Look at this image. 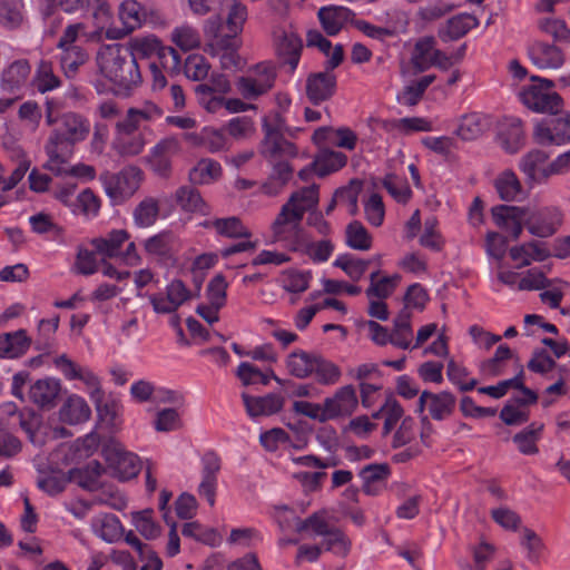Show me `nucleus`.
Masks as SVG:
<instances>
[{
	"instance_id": "a878e982",
	"label": "nucleus",
	"mask_w": 570,
	"mask_h": 570,
	"mask_svg": "<svg viewBox=\"0 0 570 570\" xmlns=\"http://www.w3.org/2000/svg\"><path fill=\"white\" fill-rule=\"evenodd\" d=\"M417 433L419 429L415 420L412 419L411 416L404 417L393 436L392 445L393 448L409 445V448L404 452H401L395 455V459L397 461H405L417 454Z\"/></svg>"
},
{
	"instance_id": "052dcab7",
	"label": "nucleus",
	"mask_w": 570,
	"mask_h": 570,
	"mask_svg": "<svg viewBox=\"0 0 570 570\" xmlns=\"http://www.w3.org/2000/svg\"><path fill=\"white\" fill-rule=\"evenodd\" d=\"M562 134H558L554 118L539 121L533 129L534 140L542 146H561Z\"/></svg>"
},
{
	"instance_id": "cd10ccee",
	"label": "nucleus",
	"mask_w": 570,
	"mask_h": 570,
	"mask_svg": "<svg viewBox=\"0 0 570 570\" xmlns=\"http://www.w3.org/2000/svg\"><path fill=\"white\" fill-rule=\"evenodd\" d=\"M129 238L130 235L126 229H112L105 236L90 239V245L98 255L105 258H118Z\"/></svg>"
},
{
	"instance_id": "7ed1b4c3",
	"label": "nucleus",
	"mask_w": 570,
	"mask_h": 570,
	"mask_svg": "<svg viewBox=\"0 0 570 570\" xmlns=\"http://www.w3.org/2000/svg\"><path fill=\"white\" fill-rule=\"evenodd\" d=\"M317 204L318 187L315 185L294 193L272 223L273 242L281 243L287 250L294 252L306 234L301 227L303 216Z\"/></svg>"
},
{
	"instance_id": "4468645a",
	"label": "nucleus",
	"mask_w": 570,
	"mask_h": 570,
	"mask_svg": "<svg viewBox=\"0 0 570 570\" xmlns=\"http://www.w3.org/2000/svg\"><path fill=\"white\" fill-rule=\"evenodd\" d=\"M193 297L191 291L178 278L165 286L164 293L150 294L149 303L156 314H171Z\"/></svg>"
},
{
	"instance_id": "13d9d810",
	"label": "nucleus",
	"mask_w": 570,
	"mask_h": 570,
	"mask_svg": "<svg viewBox=\"0 0 570 570\" xmlns=\"http://www.w3.org/2000/svg\"><path fill=\"white\" fill-rule=\"evenodd\" d=\"M390 333L392 336L393 346L402 350L412 348L413 331L409 314L403 313L396 317L394 321L393 331Z\"/></svg>"
},
{
	"instance_id": "f8f14e48",
	"label": "nucleus",
	"mask_w": 570,
	"mask_h": 570,
	"mask_svg": "<svg viewBox=\"0 0 570 570\" xmlns=\"http://www.w3.org/2000/svg\"><path fill=\"white\" fill-rule=\"evenodd\" d=\"M276 71L272 63L261 62L236 81L237 91L247 100L257 99L272 89Z\"/></svg>"
},
{
	"instance_id": "2eb2a0df",
	"label": "nucleus",
	"mask_w": 570,
	"mask_h": 570,
	"mask_svg": "<svg viewBox=\"0 0 570 570\" xmlns=\"http://www.w3.org/2000/svg\"><path fill=\"white\" fill-rule=\"evenodd\" d=\"M358 399L353 385L337 389L323 401L326 421L351 416L357 409Z\"/></svg>"
},
{
	"instance_id": "5701e85b",
	"label": "nucleus",
	"mask_w": 570,
	"mask_h": 570,
	"mask_svg": "<svg viewBox=\"0 0 570 570\" xmlns=\"http://www.w3.org/2000/svg\"><path fill=\"white\" fill-rule=\"evenodd\" d=\"M509 256L517 268L530 266L532 263H541L551 256L548 246L538 240H529L514 245L509 249Z\"/></svg>"
},
{
	"instance_id": "a19ab883",
	"label": "nucleus",
	"mask_w": 570,
	"mask_h": 570,
	"mask_svg": "<svg viewBox=\"0 0 570 570\" xmlns=\"http://www.w3.org/2000/svg\"><path fill=\"white\" fill-rule=\"evenodd\" d=\"M402 281V276L397 273L392 275H380V272H374L370 276V286L366 289L368 298L385 299L393 294L395 288Z\"/></svg>"
},
{
	"instance_id": "4be33fe9",
	"label": "nucleus",
	"mask_w": 570,
	"mask_h": 570,
	"mask_svg": "<svg viewBox=\"0 0 570 570\" xmlns=\"http://www.w3.org/2000/svg\"><path fill=\"white\" fill-rule=\"evenodd\" d=\"M528 55L531 62L539 69H560L564 65V53L556 45L534 41L529 46Z\"/></svg>"
},
{
	"instance_id": "0e129e2a",
	"label": "nucleus",
	"mask_w": 570,
	"mask_h": 570,
	"mask_svg": "<svg viewBox=\"0 0 570 570\" xmlns=\"http://www.w3.org/2000/svg\"><path fill=\"white\" fill-rule=\"evenodd\" d=\"M23 0H0V24L13 29L23 19Z\"/></svg>"
},
{
	"instance_id": "473e14b6",
	"label": "nucleus",
	"mask_w": 570,
	"mask_h": 570,
	"mask_svg": "<svg viewBox=\"0 0 570 570\" xmlns=\"http://www.w3.org/2000/svg\"><path fill=\"white\" fill-rule=\"evenodd\" d=\"M31 345V338L24 330H18L0 335V357L18 358L27 353Z\"/></svg>"
},
{
	"instance_id": "aec40b11",
	"label": "nucleus",
	"mask_w": 570,
	"mask_h": 570,
	"mask_svg": "<svg viewBox=\"0 0 570 570\" xmlns=\"http://www.w3.org/2000/svg\"><path fill=\"white\" fill-rule=\"evenodd\" d=\"M455 407V397L450 392L432 393L424 391L417 401V413L428 410L433 420L442 421L449 417Z\"/></svg>"
},
{
	"instance_id": "7c9ffc66",
	"label": "nucleus",
	"mask_w": 570,
	"mask_h": 570,
	"mask_svg": "<svg viewBox=\"0 0 570 570\" xmlns=\"http://www.w3.org/2000/svg\"><path fill=\"white\" fill-rule=\"evenodd\" d=\"M318 354L296 348L284 360L287 373L296 379L313 376V368Z\"/></svg>"
},
{
	"instance_id": "a211bd4d",
	"label": "nucleus",
	"mask_w": 570,
	"mask_h": 570,
	"mask_svg": "<svg viewBox=\"0 0 570 570\" xmlns=\"http://www.w3.org/2000/svg\"><path fill=\"white\" fill-rule=\"evenodd\" d=\"M118 18L122 27L108 28L106 30V38L112 40L120 39L140 28L145 20L142 6L137 0H124L118 8Z\"/></svg>"
},
{
	"instance_id": "bf43d9fd",
	"label": "nucleus",
	"mask_w": 570,
	"mask_h": 570,
	"mask_svg": "<svg viewBox=\"0 0 570 570\" xmlns=\"http://www.w3.org/2000/svg\"><path fill=\"white\" fill-rule=\"evenodd\" d=\"M85 7L91 12L97 35L110 28L114 16L108 0H85Z\"/></svg>"
},
{
	"instance_id": "774afa93",
	"label": "nucleus",
	"mask_w": 570,
	"mask_h": 570,
	"mask_svg": "<svg viewBox=\"0 0 570 570\" xmlns=\"http://www.w3.org/2000/svg\"><path fill=\"white\" fill-rule=\"evenodd\" d=\"M18 118L21 121L24 131L35 134L42 119L41 108L35 101H26L19 107Z\"/></svg>"
},
{
	"instance_id": "c85d7f7f",
	"label": "nucleus",
	"mask_w": 570,
	"mask_h": 570,
	"mask_svg": "<svg viewBox=\"0 0 570 570\" xmlns=\"http://www.w3.org/2000/svg\"><path fill=\"white\" fill-rule=\"evenodd\" d=\"M336 87V78L332 72H317L306 80V95L313 104H320L332 97Z\"/></svg>"
},
{
	"instance_id": "20e7f679",
	"label": "nucleus",
	"mask_w": 570,
	"mask_h": 570,
	"mask_svg": "<svg viewBox=\"0 0 570 570\" xmlns=\"http://www.w3.org/2000/svg\"><path fill=\"white\" fill-rule=\"evenodd\" d=\"M47 125H56L45 146L48 160L47 169H57L55 164L61 161L65 156L72 155V146L83 141L90 131L88 119L76 112H66L58 120L53 118L52 107L47 102Z\"/></svg>"
},
{
	"instance_id": "49530a36",
	"label": "nucleus",
	"mask_w": 570,
	"mask_h": 570,
	"mask_svg": "<svg viewBox=\"0 0 570 570\" xmlns=\"http://www.w3.org/2000/svg\"><path fill=\"white\" fill-rule=\"evenodd\" d=\"M495 190L500 198L514 202L522 196V186L517 175L511 170L502 171L494 180Z\"/></svg>"
},
{
	"instance_id": "f704fd0d",
	"label": "nucleus",
	"mask_w": 570,
	"mask_h": 570,
	"mask_svg": "<svg viewBox=\"0 0 570 570\" xmlns=\"http://www.w3.org/2000/svg\"><path fill=\"white\" fill-rule=\"evenodd\" d=\"M333 252L334 245L330 239L312 240L305 234L293 253L306 256L314 264H322L328 261Z\"/></svg>"
},
{
	"instance_id": "6ab92c4d",
	"label": "nucleus",
	"mask_w": 570,
	"mask_h": 570,
	"mask_svg": "<svg viewBox=\"0 0 570 570\" xmlns=\"http://www.w3.org/2000/svg\"><path fill=\"white\" fill-rule=\"evenodd\" d=\"M494 224L504 233L518 239L525 227L527 207L500 205L492 208Z\"/></svg>"
},
{
	"instance_id": "37998d69",
	"label": "nucleus",
	"mask_w": 570,
	"mask_h": 570,
	"mask_svg": "<svg viewBox=\"0 0 570 570\" xmlns=\"http://www.w3.org/2000/svg\"><path fill=\"white\" fill-rule=\"evenodd\" d=\"M223 168L212 158L200 159L189 171V179L194 185H209L218 180Z\"/></svg>"
},
{
	"instance_id": "6e6552de",
	"label": "nucleus",
	"mask_w": 570,
	"mask_h": 570,
	"mask_svg": "<svg viewBox=\"0 0 570 570\" xmlns=\"http://www.w3.org/2000/svg\"><path fill=\"white\" fill-rule=\"evenodd\" d=\"M102 456L109 473L119 481L136 478L142 468L139 456L115 440L104 445Z\"/></svg>"
},
{
	"instance_id": "c9c22d12",
	"label": "nucleus",
	"mask_w": 570,
	"mask_h": 570,
	"mask_svg": "<svg viewBox=\"0 0 570 570\" xmlns=\"http://www.w3.org/2000/svg\"><path fill=\"white\" fill-rule=\"evenodd\" d=\"M102 471V465L98 461L94 460L82 468L71 469L68 472V480L85 490L95 491L100 484Z\"/></svg>"
},
{
	"instance_id": "864d4df0",
	"label": "nucleus",
	"mask_w": 570,
	"mask_h": 570,
	"mask_svg": "<svg viewBox=\"0 0 570 570\" xmlns=\"http://www.w3.org/2000/svg\"><path fill=\"white\" fill-rule=\"evenodd\" d=\"M71 156H65L60 163L55 164L57 169H49L56 176H71L79 179L82 183L91 181L96 178V169L91 165L78 163L71 166H67V163Z\"/></svg>"
},
{
	"instance_id": "8fccbe9b",
	"label": "nucleus",
	"mask_w": 570,
	"mask_h": 570,
	"mask_svg": "<svg viewBox=\"0 0 570 570\" xmlns=\"http://www.w3.org/2000/svg\"><path fill=\"white\" fill-rule=\"evenodd\" d=\"M488 127L484 116L473 112L463 116L456 128V135L463 140H473L480 137Z\"/></svg>"
},
{
	"instance_id": "412c9836",
	"label": "nucleus",
	"mask_w": 570,
	"mask_h": 570,
	"mask_svg": "<svg viewBox=\"0 0 570 570\" xmlns=\"http://www.w3.org/2000/svg\"><path fill=\"white\" fill-rule=\"evenodd\" d=\"M274 41L278 55L283 58L284 62L289 66L291 71H294L298 66L303 48L301 37L292 27L282 28L275 30Z\"/></svg>"
},
{
	"instance_id": "9d476101",
	"label": "nucleus",
	"mask_w": 570,
	"mask_h": 570,
	"mask_svg": "<svg viewBox=\"0 0 570 570\" xmlns=\"http://www.w3.org/2000/svg\"><path fill=\"white\" fill-rule=\"evenodd\" d=\"M151 135L150 127H139L124 118L117 122L112 148L121 156H137L144 150Z\"/></svg>"
},
{
	"instance_id": "4c0bfd02",
	"label": "nucleus",
	"mask_w": 570,
	"mask_h": 570,
	"mask_svg": "<svg viewBox=\"0 0 570 570\" xmlns=\"http://www.w3.org/2000/svg\"><path fill=\"white\" fill-rule=\"evenodd\" d=\"M61 383L55 377H45L36 381L29 389L30 400L39 405L47 406L53 404L59 395Z\"/></svg>"
},
{
	"instance_id": "338daca9",
	"label": "nucleus",
	"mask_w": 570,
	"mask_h": 570,
	"mask_svg": "<svg viewBox=\"0 0 570 570\" xmlns=\"http://www.w3.org/2000/svg\"><path fill=\"white\" fill-rule=\"evenodd\" d=\"M159 207L155 198L148 197L141 200L134 210V222L138 227L153 226L158 217Z\"/></svg>"
},
{
	"instance_id": "f03ea898",
	"label": "nucleus",
	"mask_w": 570,
	"mask_h": 570,
	"mask_svg": "<svg viewBox=\"0 0 570 570\" xmlns=\"http://www.w3.org/2000/svg\"><path fill=\"white\" fill-rule=\"evenodd\" d=\"M96 62L99 73L110 83L111 91L117 96H129L142 81L138 63L120 43L101 46Z\"/></svg>"
},
{
	"instance_id": "9b49d317",
	"label": "nucleus",
	"mask_w": 570,
	"mask_h": 570,
	"mask_svg": "<svg viewBox=\"0 0 570 570\" xmlns=\"http://www.w3.org/2000/svg\"><path fill=\"white\" fill-rule=\"evenodd\" d=\"M53 364L67 381H78L89 399L99 402L104 391L101 379L90 367L73 362L66 354L57 356Z\"/></svg>"
},
{
	"instance_id": "de8ad7c7",
	"label": "nucleus",
	"mask_w": 570,
	"mask_h": 570,
	"mask_svg": "<svg viewBox=\"0 0 570 570\" xmlns=\"http://www.w3.org/2000/svg\"><path fill=\"white\" fill-rule=\"evenodd\" d=\"M543 424L533 422L513 436L518 450L525 455L538 453L537 442L540 440Z\"/></svg>"
},
{
	"instance_id": "c756f323",
	"label": "nucleus",
	"mask_w": 570,
	"mask_h": 570,
	"mask_svg": "<svg viewBox=\"0 0 570 570\" xmlns=\"http://www.w3.org/2000/svg\"><path fill=\"white\" fill-rule=\"evenodd\" d=\"M318 19L328 36L337 35L352 20L354 13L343 6H326L318 10Z\"/></svg>"
},
{
	"instance_id": "dca6fc26",
	"label": "nucleus",
	"mask_w": 570,
	"mask_h": 570,
	"mask_svg": "<svg viewBox=\"0 0 570 570\" xmlns=\"http://www.w3.org/2000/svg\"><path fill=\"white\" fill-rule=\"evenodd\" d=\"M180 151V142L168 137L157 142L146 157L149 168L159 177L167 178L171 174V160Z\"/></svg>"
},
{
	"instance_id": "423d86ee",
	"label": "nucleus",
	"mask_w": 570,
	"mask_h": 570,
	"mask_svg": "<svg viewBox=\"0 0 570 570\" xmlns=\"http://www.w3.org/2000/svg\"><path fill=\"white\" fill-rule=\"evenodd\" d=\"M126 49L129 51L130 58H134L136 62L137 59H148L156 56L165 71L174 75L180 70V55L173 47L163 45L155 35L134 37L128 42Z\"/></svg>"
},
{
	"instance_id": "79ce46f5",
	"label": "nucleus",
	"mask_w": 570,
	"mask_h": 570,
	"mask_svg": "<svg viewBox=\"0 0 570 570\" xmlns=\"http://www.w3.org/2000/svg\"><path fill=\"white\" fill-rule=\"evenodd\" d=\"M205 228H214L218 235L228 238H249L250 232L237 217L207 219L202 223Z\"/></svg>"
},
{
	"instance_id": "39448f33",
	"label": "nucleus",
	"mask_w": 570,
	"mask_h": 570,
	"mask_svg": "<svg viewBox=\"0 0 570 570\" xmlns=\"http://www.w3.org/2000/svg\"><path fill=\"white\" fill-rule=\"evenodd\" d=\"M298 531H306L312 537H321L323 551L337 558L344 559L351 552V539L341 528L330 523L327 513L324 511L315 512L306 518L298 527Z\"/></svg>"
},
{
	"instance_id": "2f4dec72",
	"label": "nucleus",
	"mask_w": 570,
	"mask_h": 570,
	"mask_svg": "<svg viewBox=\"0 0 570 570\" xmlns=\"http://www.w3.org/2000/svg\"><path fill=\"white\" fill-rule=\"evenodd\" d=\"M90 416V406L87 401L78 394L69 395L59 410L60 420L70 425L87 422Z\"/></svg>"
},
{
	"instance_id": "e2e57ef3",
	"label": "nucleus",
	"mask_w": 570,
	"mask_h": 570,
	"mask_svg": "<svg viewBox=\"0 0 570 570\" xmlns=\"http://www.w3.org/2000/svg\"><path fill=\"white\" fill-rule=\"evenodd\" d=\"M41 94L51 91L60 86L59 78L53 73L52 65L49 61H41L37 68L36 75L31 80Z\"/></svg>"
},
{
	"instance_id": "f3484780",
	"label": "nucleus",
	"mask_w": 570,
	"mask_h": 570,
	"mask_svg": "<svg viewBox=\"0 0 570 570\" xmlns=\"http://www.w3.org/2000/svg\"><path fill=\"white\" fill-rule=\"evenodd\" d=\"M31 86V67L27 60H17L1 73V90L20 98Z\"/></svg>"
},
{
	"instance_id": "ddd939ff",
	"label": "nucleus",
	"mask_w": 570,
	"mask_h": 570,
	"mask_svg": "<svg viewBox=\"0 0 570 570\" xmlns=\"http://www.w3.org/2000/svg\"><path fill=\"white\" fill-rule=\"evenodd\" d=\"M563 223V213L557 206L538 209L527 207L525 228L534 237L548 238L553 236Z\"/></svg>"
},
{
	"instance_id": "393cba45",
	"label": "nucleus",
	"mask_w": 570,
	"mask_h": 570,
	"mask_svg": "<svg viewBox=\"0 0 570 570\" xmlns=\"http://www.w3.org/2000/svg\"><path fill=\"white\" fill-rule=\"evenodd\" d=\"M347 161L346 156L341 151H334L330 148H322L315 156L312 164L313 170L321 177L331 173L337 171L345 166ZM312 173V168H304L299 170V178L307 180Z\"/></svg>"
},
{
	"instance_id": "69168bd1",
	"label": "nucleus",
	"mask_w": 570,
	"mask_h": 570,
	"mask_svg": "<svg viewBox=\"0 0 570 570\" xmlns=\"http://www.w3.org/2000/svg\"><path fill=\"white\" fill-rule=\"evenodd\" d=\"M313 375L320 384L334 385L340 381L342 373L336 364L321 355H317L313 368Z\"/></svg>"
},
{
	"instance_id": "bb28decb",
	"label": "nucleus",
	"mask_w": 570,
	"mask_h": 570,
	"mask_svg": "<svg viewBox=\"0 0 570 570\" xmlns=\"http://www.w3.org/2000/svg\"><path fill=\"white\" fill-rule=\"evenodd\" d=\"M92 533L107 543H115L124 537V527L116 514L100 512L90 521Z\"/></svg>"
},
{
	"instance_id": "09e8293b",
	"label": "nucleus",
	"mask_w": 570,
	"mask_h": 570,
	"mask_svg": "<svg viewBox=\"0 0 570 570\" xmlns=\"http://www.w3.org/2000/svg\"><path fill=\"white\" fill-rule=\"evenodd\" d=\"M170 40L183 51L197 49L202 43L199 31L188 23L175 27L171 31Z\"/></svg>"
},
{
	"instance_id": "680f3d73",
	"label": "nucleus",
	"mask_w": 570,
	"mask_h": 570,
	"mask_svg": "<svg viewBox=\"0 0 570 570\" xmlns=\"http://www.w3.org/2000/svg\"><path fill=\"white\" fill-rule=\"evenodd\" d=\"M263 154L266 157L276 159V157L294 158L297 156L296 146L285 139L274 135H268L263 147Z\"/></svg>"
},
{
	"instance_id": "b1692460",
	"label": "nucleus",
	"mask_w": 570,
	"mask_h": 570,
	"mask_svg": "<svg viewBox=\"0 0 570 570\" xmlns=\"http://www.w3.org/2000/svg\"><path fill=\"white\" fill-rule=\"evenodd\" d=\"M498 141L507 153H518L525 141L521 119L517 117H505L499 125Z\"/></svg>"
},
{
	"instance_id": "e433bc0d",
	"label": "nucleus",
	"mask_w": 570,
	"mask_h": 570,
	"mask_svg": "<svg viewBox=\"0 0 570 570\" xmlns=\"http://www.w3.org/2000/svg\"><path fill=\"white\" fill-rule=\"evenodd\" d=\"M547 159V153L533 149L520 159L519 167L529 180L540 183L549 178V176H546Z\"/></svg>"
},
{
	"instance_id": "603ef678",
	"label": "nucleus",
	"mask_w": 570,
	"mask_h": 570,
	"mask_svg": "<svg viewBox=\"0 0 570 570\" xmlns=\"http://www.w3.org/2000/svg\"><path fill=\"white\" fill-rule=\"evenodd\" d=\"M153 426L157 432H174L183 426V415L178 407H163L155 413Z\"/></svg>"
},
{
	"instance_id": "3c124183",
	"label": "nucleus",
	"mask_w": 570,
	"mask_h": 570,
	"mask_svg": "<svg viewBox=\"0 0 570 570\" xmlns=\"http://www.w3.org/2000/svg\"><path fill=\"white\" fill-rule=\"evenodd\" d=\"M513 356L507 344H500L494 355L480 364V371L484 376L493 377L504 373L505 364Z\"/></svg>"
},
{
	"instance_id": "f257e3e1",
	"label": "nucleus",
	"mask_w": 570,
	"mask_h": 570,
	"mask_svg": "<svg viewBox=\"0 0 570 570\" xmlns=\"http://www.w3.org/2000/svg\"><path fill=\"white\" fill-rule=\"evenodd\" d=\"M247 18V7L238 0H234L226 17L228 35H220L222 18L219 16L209 18L204 24V32L209 38L206 51L213 57H219L222 66L226 69L240 66V58L237 53L240 47L238 36L242 33Z\"/></svg>"
},
{
	"instance_id": "a18cd8bd",
	"label": "nucleus",
	"mask_w": 570,
	"mask_h": 570,
	"mask_svg": "<svg viewBox=\"0 0 570 570\" xmlns=\"http://www.w3.org/2000/svg\"><path fill=\"white\" fill-rule=\"evenodd\" d=\"M311 281V271H299L294 268L284 271L278 277L281 287L292 294H301L305 292L309 287Z\"/></svg>"
},
{
	"instance_id": "1a4fd4ad",
	"label": "nucleus",
	"mask_w": 570,
	"mask_h": 570,
	"mask_svg": "<svg viewBox=\"0 0 570 570\" xmlns=\"http://www.w3.org/2000/svg\"><path fill=\"white\" fill-rule=\"evenodd\" d=\"M144 173L136 166H128L117 174H102L99 180L106 195L115 204H120L130 198L140 187Z\"/></svg>"
},
{
	"instance_id": "ea45409f",
	"label": "nucleus",
	"mask_w": 570,
	"mask_h": 570,
	"mask_svg": "<svg viewBox=\"0 0 570 570\" xmlns=\"http://www.w3.org/2000/svg\"><path fill=\"white\" fill-rule=\"evenodd\" d=\"M243 401L247 413L252 417L271 415L282 409V400L275 394H268L265 396H250L243 394Z\"/></svg>"
},
{
	"instance_id": "72a5a7b5",
	"label": "nucleus",
	"mask_w": 570,
	"mask_h": 570,
	"mask_svg": "<svg viewBox=\"0 0 570 570\" xmlns=\"http://www.w3.org/2000/svg\"><path fill=\"white\" fill-rule=\"evenodd\" d=\"M101 208L100 197L90 188L80 190L72 205L68 209L75 217H81L91 220L99 215Z\"/></svg>"
},
{
	"instance_id": "5fc2aeb1",
	"label": "nucleus",
	"mask_w": 570,
	"mask_h": 570,
	"mask_svg": "<svg viewBox=\"0 0 570 570\" xmlns=\"http://www.w3.org/2000/svg\"><path fill=\"white\" fill-rule=\"evenodd\" d=\"M292 167L287 161H275L271 178L263 184L262 190L268 196L277 195L292 177Z\"/></svg>"
},
{
	"instance_id": "4d7b16f0",
	"label": "nucleus",
	"mask_w": 570,
	"mask_h": 570,
	"mask_svg": "<svg viewBox=\"0 0 570 570\" xmlns=\"http://www.w3.org/2000/svg\"><path fill=\"white\" fill-rule=\"evenodd\" d=\"M131 522L136 530L148 540L156 539L161 532L160 525L155 521L154 511L150 509L132 512Z\"/></svg>"
},
{
	"instance_id": "6e6d98bb",
	"label": "nucleus",
	"mask_w": 570,
	"mask_h": 570,
	"mask_svg": "<svg viewBox=\"0 0 570 570\" xmlns=\"http://www.w3.org/2000/svg\"><path fill=\"white\" fill-rule=\"evenodd\" d=\"M173 243V235L168 232H161L147 238L144 242V247L148 255L164 261L171 256Z\"/></svg>"
},
{
	"instance_id": "c03bdc74",
	"label": "nucleus",
	"mask_w": 570,
	"mask_h": 570,
	"mask_svg": "<svg viewBox=\"0 0 570 570\" xmlns=\"http://www.w3.org/2000/svg\"><path fill=\"white\" fill-rule=\"evenodd\" d=\"M440 56V50L435 47V39L433 37H423L415 43L412 53V63L420 70H426L432 66L435 57Z\"/></svg>"
},
{
	"instance_id": "0eeeda50",
	"label": "nucleus",
	"mask_w": 570,
	"mask_h": 570,
	"mask_svg": "<svg viewBox=\"0 0 570 570\" xmlns=\"http://www.w3.org/2000/svg\"><path fill=\"white\" fill-rule=\"evenodd\" d=\"M553 82L532 77L531 82L519 90L520 101L530 110L541 114H558L562 108V98L552 90Z\"/></svg>"
},
{
	"instance_id": "58836bf2",
	"label": "nucleus",
	"mask_w": 570,
	"mask_h": 570,
	"mask_svg": "<svg viewBox=\"0 0 570 570\" xmlns=\"http://www.w3.org/2000/svg\"><path fill=\"white\" fill-rule=\"evenodd\" d=\"M478 19L469 13H460L446 21L439 30L443 41L456 40L478 26Z\"/></svg>"
}]
</instances>
